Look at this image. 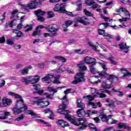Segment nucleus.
Listing matches in <instances>:
<instances>
[{
	"label": "nucleus",
	"mask_w": 131,
	"mask_h": 131,
	"mask_svg": "<svg viewBox=\"0 0 131 131\" xmlns=\"http://www.w3.org/2000/svg\"><path fill=\"white\" fill-rule=\"evenodd\" d=\"M62 101L63 104L59 105L58 109L57 110V113L60 114H64L65 118H67L68 120L71 121L73 124L78 126V125H81L80 127V130L84 129L86 127V124L85 121L86 120L84 119H77L74 116H72L68 114L70 113V111L66 110V105L68 104V100L67 99V95H65L62 99ZM68 114V115H67Z\"/></svg>",
	"instance_id": "1"
},
{
	"label": "nucleus",
	"mask_w": 131,
	"mask_h": 131,
	"mask_svg": "<svg viewBox=\"0 0 131 131\" xmlns=\"http://www.w3.org/2000/svg\"><path fill=\"white\" fill-rule=\"evenodd\" d=\"M99 64H100L101 67L103 69V71L99 73V77H104L107 79V80L102 82L101 87L103 89H111V88L113 86L112 83L118 81V78L115 75H110L105 72V71H107V68L106 67V64H105V63L99 62Z\"/></svg>",
	"instance_id": "2"
},
{
	"label": "nucleus",
	"mask_w": 131,
	"mask_h": 131,
	"mask_svg": "<svg viewBox=\"0 0 131 131\" xmlns=\"http://www.w3.org/2000/svg\"><path fill=\"white\" fill-rule=\"evenodd\" d=\"M91 92L93 95L83 96V98L85 101H93L95 98H106V95L103 93H99V92H97V89L95 88H91Z\"/></svg>",
	"instance_id": "3"
},
{
	"label": "nucleus",
	"mask_w": 131,
	"mask_h": 131,
	"mask_svg": "<svg viewBox=\"0 0 131 131\" xmlns=\"http://www.w3.org/2000/svg\"><path fill=\"white\" fill-rule=\"evenodd\" d=\"M65 7H66L65 3H62L61 4H56L54 8V11H55V12H58V13H65L69 16H72V17H76V14H73L72 12H68L67 11H66Z\"/></svg>",
	"instance_id": "4"
},
{
	"label": "nucleus",
	"mask_w": 131,
	"mask_h": 131,
	"mask_svg": "<svg viewBox=\"0 0 131 131\" xmlns=\"http://www.w3.org/2000/svg\"><path fill=\"white\" fill-rule=\"evenodd\" d=\"M34 103H35L37 106L40 108H45L50 105V102L45 100V99L41 97H35L33 99Z\"/></svg>",
	"instance_id": "5"
},
{
	"label": "nucleus",
	"mask_w": 131,
	"mask_h": 131,
	"mask_svg": "<svg viewBox=\"0 0 131 131\" xmlns=\"http://www.w3.org/2000/svg\"><path fill=\"white\" fill-rule=\"evenodd\" d=\"M39 5H41V1L40 0H35L30 4L25 5H21V8L28 12L30 10L35 9L36 6H39Z\"/></svg>",
	"instance_id": "6"
},
{
	"label": "nucleus",
	"mask_w": 131,
	"mask_h": 131,
	"mask_svg": "<svg viewBox=\"0 0 131 131\" xmlns=\"http://www.w3.org/2000/svg\"><path fill=\"white\" fill-rule=\"evenodd\" d=\"M9 116H11V112L0 111V120H5V123H11L12 118H9Z\"/></svg>",
	"instance_id": "7"
},
{
	"label": "nucleus",
	"mask_w": 131,
	"mask_h": 131,
	"mask_svg": "<svg viewBox=\"0 0 131 131\" xmlns=\"http://www.w3.org/2000/svg\"><path fill=\"white\" fill-rule=\"evenodd\" d=\"M75 80L72 82V83L74 84H77L79 82H81L82 81H85V79H84V72H81L78 73L74 76Z\"/></svg>",
	"instance_id": "8"
},
{
	"label": "nucleus",
	"mask_w": 131,
	"mask_h": 131,
	"mask_svg": "<svg viewBox=\"0 0 131 131\" xmlns=\"http://www.w3.org/2000/svg\"><path fill=\"white\" fill-rule=\"evenodd\" d=\"M17 99H19L17 101L16 106L21 109V111H25L27 109V106L24 104V100H23L21 96L20 98Z\"/></svg>",
	"instance_id": "9"
},
{
	"label": "nucleus",
	"mask_w": 131,
	"mask_h": 131,
	"mask_svg": "<svg viewBox=\"0 0 131 131\" xmlns=\"http://www.w3.org/2000/svg\"><path fill=\"white\" fill-rule=\"evenodd\" d=\"M11 104H12V100L6 97H3L0 104V108L7 107V106L11 105Z\"/></svg>",
	"instance_id": "10"
},
{
	"label": "nucleus",
	"mask_w": 131,
	"mask_h": 131,
	"mask_svg": "<svg viewBox=\"0 0 131 131\" xmlns=\"http://www.w3.org/2000/svg\"><path fill=\"white\" fill-rule=\"evenodd\" d=\"M35 15L37 16V19L39 21L42 22V21H45V18L42 17L46 12L45 11H42L41 10H36L34 12Z\"/></svg>",
	"instance_id": "11"
},
{
	"label": "nucleus",
	"mask_w": 131,
	"mask_h": 131,
	"mask_svg": "<svg viewBox=\"0 0 131 131\" xmlns=\"http://www.w3.org/2000/svg\"><path fill=\"white\" fill-rule=\"evenodd\" d=\"M85 3L86 5H88V6H90L92 9H97V8H101L100 5L96 4V2H95L93 0H85Z\"/></svg>",
	"instance_id": "12"
},
{
	"label": "nucleus",
	"mask_w": 131,
	"mask_h": 131,
	"mask_svg": "<svg viewBox=\"0 0 131 131\" xmlns=\"http://www.w3.org/2000/svg\"><path fill=\"white\" fill-rule=\"evenodd\" d=\"M75 22H79L83 25L89 24V19L86 17H77L75 19Z\"/></svg>",
	"instance_id": "13"
},
{
	"label": "nucleus",
	"mask_w": 131,
	"mask_h": 131,
	"mask_svg": "<svg viewBox=\"0 0 131 131\" xmlns=\"http://www.w3.org/2000/svg\"><path fill=\"white\" fill-rule=\"evenodd\" d=\"M54 75L50 74L42 78L41 80L46 83H50L52 81V79L54 78Z\"/></svg>",
	"instance_id": "14"
},
{
	"label": "nucleus",
	"mask_w": 131,
	"mask_h": 131,
	"mask_svg": "<svg viewBox=\"0 0 131 131\" xmlns=\"http://www.w3.org/2000/svg\"><path fill=\"white\" fill-rule=\"evenodd\" d=\"M23 13L21 12H18V10H14L11 13L12 16L13 17H17V18L18 19H21V20L24 19L25 16H21Z\"/></svg>",
	"instance_id": "15"
},
{
	"label": "nucleus",
	"mask_w": 131,
	"mask_h": 131,
	"mask_svg": "<svg viewBox=\"0 0 131 131\" xmlns=\"http://www.w3.org/2000/svg\"><path fill=\"white\" fill-rule=\"evenodd\" d=\"M65 86H61V87H57V88H53V87L51 86H49L47 88V91H48V92H52V93L53 94H56V93H58V91L59 90L61 91V90H62V89H64Z\"/></svg>",
	"instance_id": "16"
},
{
	"label": "nucleus",
	"mask_w": 131,
	"mask_h": 131,
	"mask_svg": "<svg viewBox=\"0 0 131 131\" xmlns=\"http://www.w3.org/2000/svg\"><path fill=\"white\" fill-rule=\"evenodd\" d=\"M57 123L58 125L60 126V127H62L63 128L67 126H69V123L64 120L59 119L57 121Z\"/></svg>",
	"instance_id": "17"
},
{
	"label": "nucleus",
	"mask_w": 131,
	"mask_h": 131,
	"mask_svg": "<svg viewBox=\"0 0 131 131\" xmlns=\"http://www.w3.org/2000/svg\"><path fill=\"white\" fill-rule=\"evenodd\" d=\"M83 61L85 63H86V64H95L96 63V59L90 56L85 57Z\"/></svg>",
	"instance_id": "18"
},
{
	"label": "nucleus",
	"mask_w": 131,
	"mask_h": 131,
	"mask_svg": "<svg viewBox=\"0 0 131 131\" xmlns=\"http://www.w3.org/2000/svg\"><path fill=\"white\" fill-rule=\"evenodd\" d=\"M119 47L123 53H128V49H129V47L126 45V43H121L119 45Z\"/></svg>",
	"instance_id": "19"
},
{
	"label": "nucleus",
	"mask_w": 131,
	"mask_h": 131,
	"mask_svg": "<svg viewBox=\"0 0 131 131\" xmlns=\"http://www.w3.org/2000/svg\"><path fill=\"white\" fill-rule=\"evenodd\" d=\"M98 33L100 35H102L104 37H110V38H113L114 37V36H113V35L105 32V30H104L103 29H99Z\"/></svg>",
	"instance_id": "20"
},
{
	"label": "nucleus",
	"mask_w": 131,
	"mask_h": 131,
	"mask_svg": "<svg viewBox=\"0 0 131 131\" xmlns=\"http://www.w3.org/2000/svg\"><path fill=\"white\" fill-rule=\"evenodd\" d=\"M46 29H47V30H48L49 32H54L53 35H55L56 32L58 31V29L55 28V27H54V26L52 25H50L48 26V27L46 28Z\"/></svg>",
	"instance_id": "21"
},
{
	"label": "nucleus",
	"mask_w": 131,
	"mask_h": 131,
	"mask_svg": "<svg viewBox=\"0 0 131 131\" xmlns=\"http://www.w3.org/2000/svg\"><path fill=\"white\" fill-rule=\"evenodd\" d=\"M118 126L119 128H124L125 129H127V130H131V127L128 126V125L123 122L119 123L118 124Z\"/></svg>",
	"instance_id": "22"
},
{
	"label": "nucleus",
	"mask_w": 131,
	"mask_h": 131,
	"mask_svg": "<svg viewBox=\"0 0 131 131\" xmlns=\"http://www.w3.org/2000/svg\"><path fill=\"white\" fill-rule=\"evenodd\" d=\"M77 67L79 69V71H85L88 70V67L84 65V63L81 62L77 64Z\"/></svg>",
	"instance_id": "23"
},
{
	"label": "nucleus",
	"mask_w": 131,
	"mask_h": 131,
	"mask_svg": "<svg viewBox=\"0 0 131 131\" xmlns=\"http://www.w3.org/2000/svg\"><path fill=\"white\" fill-rule=\"evenodd\" d=\"M42 29V28H47V27H44L42 25H39L38 27H37L36 31H34L33 33V36H35L36 35H39L40 34V30H39L38 29Z\"/></svg>",
	"instance_id": "24"
},
{
	"label": "nucleus",
	"mask_w": 131,
	"mask_h": 131,
	"mask_svg": "<svg viewBox=\"0 0 131 131\" xmlns=\"http://www.w3.org/2000/svg\"><path fill=\"white\" fill-rule=\"evenodd\" d=\"M90 70L91 73H92L93 74H97V73L98 74L99 76H95L96 78H99L100 77V73H101L102 72H98V70H97V69L95 68L94 67H91L90 68Z\"/></svg>",
	"instance_id": "25"
},
{
	"label": "nucleus",
	"mask_w": 131,
	"mask_h": 131,
	"mask_svg": "<svg viewBox=\"0 0 131 131\" xmlns=\"http://www.w3.org/2000/svg\"><path fill=\"white\" fill-rule=\"evenodd\" d=\"M30 82L32 83H37L40 80V77L38 75H36L34 78H32V76H30Z\"/></svg>",
	"instance_id": "26"
},
{
	"label": "nucleus",
	"mask_w": 131,
	"mask_h": 131,
	"mask_svg": "<svg viewBox=\"0 0 131 131\" xmlns=\"http://www.w3.org/2000/svg\"><path fill=\"white\" fill-rule=\"evenodd\" d=\"M84 108L79 109L77 111L76 113L78 117H83L85 116V111L83 110Z\"/></svg>",
	"instance_id": "27"
},
{
	"label": "nucleus",
	"mask_w": 131,
	"mask_h": 131,
	"mask_svg": "<svg viewBox=\"0 0 131 131\" xmlns=\"http://www.w3.org/2000/svg\"><path fill=\"white\" fill-rule=\"evenodd\" d=\"M54 71L56 72V73H62V72L66 71V68L64 65H61L59 68L54 70Z\"/></svg>",
	"instance_id": "28"
},
{
	"label": "nucleus",
	"mask_w": 131,
	"mask_h": 131,
	"mask_svg": "<svg viewBox=\"0 0 131 131\" xmlns=\"http://www.w3.org/2000/svg\"><path fill=\"white\" fill-rule=\"evenodd\" d=\"M33 88L34 90H36V92L38 95H41L43 94V90H39V88H40L39 85H33Z\"/></svg>",
	"instance_id": "29"
},
{
	"label": "nucleus",
	"mask_w": 131,
	"mask_h": 131,
	"mask_svg": "<svg viewBox=\"0 0 131 131\" xmlns=\"http://www.w3.org/2000/svg\"><path fill=\"white\" fill-rule=\"evenodd\" d=\"M73 21L72 20H68L65 22V24H63V31L66 32L67 31V27H69V26H70V25H72L73 24Z\"/></svg>",
	"instance_id": "30"
},
{
	"label": "nucleus",
	"mask_w": 131,
	"mask_h": 131,
	"mask_svg": "<svg viewBox=\"0 0 131 131\" xmlns=\"http://www.w3.org/2000/svg\"><path fill=\"white\" fill-rule=\"evenodd\" d=\"M77 106L78 108H81V109H84L85 107V105L84 104H83V103H82L81 99H79L77 100Z\"/></svg>",
	"instance_id": "31"
},
{
	"label": "nucleus",
	"mask_w": 131,
	"mask_h": 131,
	"mask_svg": "<svg viewBox=\"0 0 131 131\" xmlns=\"http://www.w3.org/2000/svg\"><path fill=\"white\" fill-rule=\"evenodd\" d=\"M36 121L39 123H42L43 124H45L46 126H48V127H52V124L49 123L48 122H46L43 120L37 119L36 120Z\"/></svg>",
	"instance_id": "32"
},
{
	"label": "nucleus",
	"mask_w": 131,
	"mask_h": 131,
	"mask_svg": "<svg viewBox=\"0 0 131 131\" xmlns=\"http://www.w3.org/2000/svg\"><path fill=\"white\" fill-rule=\"evenodd\" d=\"M12 111L15 115H17V114H19V113H21V112H23L24 111H22V108H20L19 107H17L15 106L12 109Z\"/></svg>",
	"instance_id": "33"
},
{
	"label": "nucleus",
	"mask_w": 131,
	"mask_h": 131,
	"mask_svg": "<svg viewBox=\"0 0 131 131\" xmlns=\"http://www.w3.org/2000/svg\"><path fill=\"white\" fill-rule=\"evenodd\" d=\"M53 59H57V60H60L62 62V63H66L67 62V59L62 56H56L53 57Z\"/></svg>",
	"instance_id": "34"
},
{
	"label": "nucleus",
	"mask_w": 131,
	"mask_h": 131,
	"mask_svg": "<svg viewBox=\"0 0 131 131\" xmlns=\"http://www.w3.org/2000/svg\"><path fill=\"white\" fill-rule=\"evenodd\" d=\"M32 68V67L31 66L26 67L21 70V74H23V75H24V74H28L29 70L31 69Z\"/></svg>",
	"instance_id": "35"
},
{
	"label": "nucleus",
	"mask_w": 131,
	"mask_h": 131,
	"mask_svg": "<svg viewBox=\"0 0 131 131\" xmlns=\"http://www.w3.org/2000/svg\"><path fill=\"white\" fill-rule=\"evenodd\" d=\"M8 96H11V97H13V98H15V99H19V98H21V96H20L18 94H16L12 92H8Z\"/></svg>",
	"instance_id": "36"
},
{
	"label": "nucleus",
	"mask_w": 131,
	"mask_h": 131,
	"mask_svg": "<svg viewBox=\"0 0 131 131\" xmlns=\"http://www.w3.org/2000/svg\"><path fill=\"white\" fill-rule=\"evenodd\" d=\"M54 77V80L53 81V83L56 84H58L61 83V81L59 80L60 79V76L59 75H57L56 77Z\"/></svg>",
	"instance_id": "37"
},
{
	"label": "nucleus",
	"mask_w": 131,
	"mask_h": 131,
	"mask_svg": "<svg viewBox=\"0 0 131 131\" xmlns=\"http://www.w3.org/2000/svg\"><path fill=\"white\" fill-rule=\"evenodd\" d=\"M45 96H46L47 99H50V100H53L54 99V93L53 94L49 93H44Z\"/></svg>",
	"instance_id": "38"
},
{
	"label": "nucleus",
	"mask_w": 131,
	"mask_h": 131,
	"mask_svg": "<svg viewBox=\"0 0 131 131\" xmlns=\"http://www.w3.org/2000/svg\"><path fill=\"white\" fill-rule=\"evenodd\" d=\"M108 60L111 61V64H113V65H117V62L114 60V57L110 56L108 58Z\"/></svg>",
	"instance_id": "39"
},
{
	"label": "nucleus",
	"mask_w": 131,
	"mask_h": 131,
	"mask_svg": "<svg viewBox=\"0 0 131 131\" xmlns=\"http://www.w3.org/2000/svg\"><path fill=\"white\" fill-rule=\"evenodd\" d=\"M13 32L16 34V36L17 37H22L24 36L23 33L21 32L20 31H17V30H14L13 31Z\"/></svg>",
	"instance_id": "40"
},
{
	"label": "nucleus",
	"mask_w": 131,
	"mask_h": 131,
	"mask_svg": "<svg viewBox=\"0 0 131 131\" xmlns=\"http://www.w3.org/2000/svg\"><path fill=\"white\" fill-rule=\"evenodd\" d=\"M100 118H101L102 121H103L104 122H107V123H108V121H109V119L107 118L106 115H101Z\"/></svg>",
	"instance_id": "41"
},
{
	"label": "nucleus",
	"mask_w": 131,
	"mask_h": 131,
	"mask_svg": "<svg viewBox=\"0 0 131 131\" xmlns=\"http://www.w3.org/2000/svg\"><path fill=\"white\" fill-rule=\"evenodd\" d=\"M87 102H89V103H88V106H92V108H93L94 109H96L97 108V107H98L97 105H96V104H95V103H94L93 102H92V101H87Z\"/></svg>",
	"instance_id": "42"
},
{
	"label": "nucleus",
	"mask_w": 131,
	"mask_h": 131,
	"mask_svg": "<svg viewBox=\"0 0 131 131\" xmlns=\"http://www.w3.org/2000/svg\"><path fill=\"white\" fill-rule=\"evenodd\" d=\"M88 45L90 47H91L94 51H97V46L94 45L93 43H92V41H88Z\"/></svg>",
	"instance_id": "43"
},
{
	"label": "nucleus",
	"mask_w": 131,
	"mask_h": 131,
	"mask_svg": "<svg viewBox=\"0 0 131 131\" xmlns=\"http://www.w3.org/2000/svg\"><path fill=\"white\" fill-rule=\"evenodd\" d=\"M107 123L108 124H115L117 123V120L110 118L109 119L108 121H107Z\"/></svg>",
	"instance_id": "44"
},
{
	"label": "nucleus",
	"mask_w": 131,
	"mask_h": 131,
	"mask_svg": "<svg viewBox=\"0 0 131 131\" xmlns=\"http://www.w3.org/2000/svg\"><path fill=\"white\" fill-rule=\"evenodd\" d=\"M83 13H84L86 16H88V17H93V13H91L90 11H88L86 9H84L83 11Z\"/></svg>",
	"instance_id": "45"
},
{
	"label": "nucleus",
	"mask_w": 131,
	"mask_h": 131,
	"mask_svg": "<svg viewBox=\"0 0 131 131\" xmlns=\"http://www.w3.org/2000/svg\"><path fill=\"white\" fill-rule=\"evenodd\" d=\"M30 77H29L28 78H22L21 80L23 81V82H25L26 84L28 83V82H30Z\"/></svg>",
	"instance_id": "46"
},
{
	"label": "nucleus",
	"mask_w": 131,
	"mask_h": 131,
	"mask_svg": "<svg viewBox=\"0 0 131 131\" xmlns=\"http://www.w3.org/2000/svg\"><path fill=\"white\" fill-rule=\"evenodd\" d=\"M24 119V115L21 114L18 118L14 120V121H20V120H23Z\"/></svg>",
	"instance_id": "47"
},
{
	"label": "nucleus",
	"mask_w": 131,
	"mask_h": 131,
	"mask_svg": "<svg viewBox=\"0 0 131 131\" xmlns=\"http://www.w3.org/2000/svg\"><path fill=\"white\" fill-rule=\"evenodd\" d=\"M113 92L114 93H118V95L120 96H123V92L119 91L118 90H115L114 89H112Z\"/></svg>",
	"instance_id": "48"
},
{
	"label": "nucleus",
	"mask_w": 131,
	"mask_h": 131,
	"mask_svg": "<svg viewBox=\"0 0 131 131\" xmlns=\"http://www.w3.org/2000/svg\"><path fill=\"white\" fill-rule=\"evenodd\" d=\"M27 114H29L30 115H31V116H35V117H36V114L32 110L27 111Z\"/></svg>",
	"instance_id": "49"
},
{
	"label": "nucleus",
	"mask_w": 131,
	"mask_h": 131,
	"mask_svg": "<svg viewBox=\"0 0 131 131\" xmlns=\"http://www.w3.org/2000/svg\"><path fill=\"white\" fill-rule=\"evenodd\" d=\"M99 93H106V94H108V95H112V93L109 90H104L100 89L99 90Z\"/></svg>",
	"instance_id": "50"
},
{
	"label": "nucleus",
	"mask_w": 131,
	"mask_h": 131,
	"mask_svg": "<svg viewBox=\"0 0 131 131\" xmlns=\"http://www.w3.org/2000/svg\"><path fill=\"white\" fill-rule=\"evenodd\" d=\"M7 45H10V46H12L14 45V40L13 39H7Z\"/></svg>",
	"instance_id": "51"
},
{
	"label": "nucleus",
	"mask_w": 131,
	"mask_h": 131,
	"mask_svg": "<svg viewBox=\"0 0 131 131\" xmlns=\"http://www.w3.org/2000/svg\"><path fill=\"white\" fill-rule=\"evenodd\" d=\"M89 127L93 131H98L97 128H96V126L94 124H89Z\"/></svg>",
	"instance_id": "52"
},
{
	"label": "nucleus",
	"mask_w": 131,
	"mask_h": 131,
	"mask_svg": "<svg viewBox=\"0 0 131 131\" xmlns=\"http://www.w3.org/2000/svg\"><path fill=\"white\" fill-rule=\"evenodd\" d=\"M121 3L124 4L125 5H130V1L129 0H119Z\"/></svg>",
	"instance_id": "53"
},
{
	"label": "nucleus",
	"mask_w": 131,
	"mask_h": 131,
	"mask_svg": "<svg viewBox=\"0 0 131 131\" xmlns=\"http://www.w3.org/2000/svg\"><path fill=\"white\" fill-rule=\"evenodd\" d=\"M5 19H6V13H4L1 16H0V21L1 22H4Z\"/></svg>",
	"instance_id": "54"
},
{
	"label": "nucleus",
	"mask_w": 131,
	"mask_h": 131,
	"mask_svg": "<svg viewBox=\"0 0 131 131\" xmlns=\"http://www.w3.org/2000/svg\"><path fill=\"white\" fill-rule=\"evenodd\" d=\"M24 28H27V29H26L25 30V31H30V30H32V26H28L27 25L26 26L24 27Z\"/></svg>",
	"instance_id": "55"
},
{
	"label": "nucleus",
	"mask_w": 131,
	"mask_h": 131,
	"mask_svg": "<svg viewBox=\"0 0 131 131\" xmlns=\"http://www.w3.org/2000/svg\"><path fill=\"white\" fill-rule=\"evenodd\" d=\"M100 17L102 19H104L106 22H108V21H109V20H110V18L107 17L105 16V15H104L103 14H101L100 15Z\"/></svg>",
	"instance_id": "56"
},
{
	"label": "nucleus",
	"mask_w": 131,
	"mask_h": 131,
	"mask_svg": "<svg viewBox=\"0 0 131 131\" xmlns=\"http://www.w3.org/2000/svg\"><path fill=\"white\" fill-rule=\"evenodd\" d=\"M75 53H77V54H85V50H83L81 52V50L80 49H78L75 50Z\"/></svg>",
	"instance_id": "57"
},
{
	"label": "nucleus",
	"mask_w": 131,
	"mask_h": 131,
	"mask_svg": "<svg viewBox=\"0 0 131 131\" xmlns=\"http://www.w3.org/2000/svg\"><path fill=\"white\" fill-rule=\"evenodd\" d=\"M48 15L49 18H52V17H55V14H54V12L52 11L48 12Z\"/></svg>",
	"instance_id": "58"
},
{
	"label": "nucleus",
	"mask_w": 131,
	"mask_h": 131,
	"mask_svg": "<svg viewBox=\"0 0 131 131\" xmlns=\"http://www.w3.org/2000/svg\"><path fill=\"white\" fill-rule=\"evenodd\" d=\"M108 106L110 108H112V109H113V108H115V102L114 101V102L108 104Z\"/></svg>",
	"instance_id": "59"
},
{
	"label": "nucleus",
	"mask_w": 131,
	"mask_h": 131,
	"mask_svg": "<svg viewBox=\"0 0 131 131\" xmlns=\"http://www.w3.org/2000/svg\"><path fill=\"white\" fill-rule=\"evenodd\" d=\"M103 131H114L113 127H108L105 128Z\"/></svg>",
	"instance_id": "60"
},
{
	"label": "nucleus",
	"mask_w": 131,
	"mask_h": 131,
	"mask_svg": "<svg viewBox=\"0 0 131 131\" xmlns=\"http://www.w3.org/2000/svg\"><path fill=\"white\" fill-rule=\"evenodd\" d=\"M6 84V81L4 80H0V88H3Z\"/></svg>",
	"instance_id": "61"
},
{
	"label": "nucleus",
	"mask_w": 131,
	"mask_h": 131,
	"mask_svg": "<svg viewBox=\"0 0 131 131\" xmlns=\"http://www.w3.org/2000/svg\"><path fill=\"white\" fill-rule=\"evenodd\" d=\"M77 5L78 7L77 11H81V9H82L81 3L77 4Z\"/></svg>",
	"instance_id": "62"
},
{
	"label": "nucleus",
	"mask_w": 131,
	"mask_h": 131,
	"mask_svg": "<svg viewBox=\"0 0 131 131\" xmlns=\"http://www.w3.org/2000/svg\"><path fill=\"white\" fill-rule=\"evenodd\" d=\"M91 114H92L91 110H87L85 115H86V117H89Z\"/></svg>",
	"instance_id": "63"
},
{
	"label": "nucleus",
	"mask_w": 131,
	"mask_h": 131,
	"mask_svg": "<svg viewBox=\"0 0 131 131\" xmlns=\"http://www.w3.org/2000/svg\"><path fill=\"white\" fill-rule=\"evenodd\" d=\"M93 120L95 121L96 123H99L100 121H101V120L98 117H95L93 118Z\"/></svg>",
	"instance_id": "64"
}]
</instances>
